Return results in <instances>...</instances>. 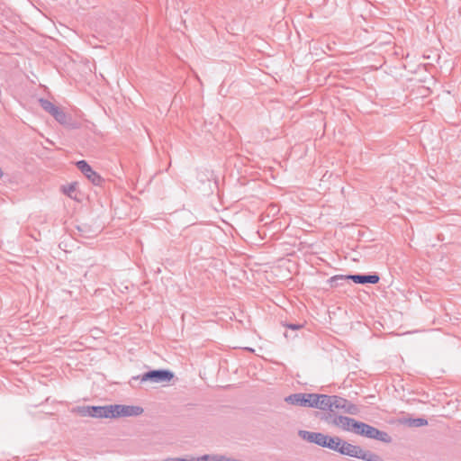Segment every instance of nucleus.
Listing matches in <instances>:
<instances>
[{"label":"nucleus","mask_w":461,"mask_h":461,"mask_svg":"<svg viewBox=\"0 0 461 461\" xmlns=\"http://www.w3.org/2000/svg\"><path fill=\"white\" fill-rule=\"evenodd\" d=\"M324 447L338 451L342 455H347L366 461H383L382 457L378 455L365 451L360 447L343 441L339 437L328 436Z\"/></svg>","instance_id":"obj_1"},{"label":"nucleus","mask_w":461,"mask_h":461,"mask_svg":"<svg viewBox=\"0 0 461 461\" xmlns=\"http://www.w3.org/2000/svg\"><path fill=\"white\" fill-rule=\"evenodd\" d=\"M307 406L318 408L321 410H329L335 411L344 410L345 411L353 413L354 406L350 405L345 399L338 396H329L325 394L309 393Z\"/></svg>","instance_id":"obj_2"},{"label":"nucleus","mask_w":461,"mask_h":461,"mask_svg":"<svg viewBox=\"0 0 461 461\" xmlns=\"http://www.w3.org/2000/svg\"><path fill=\"white\" fill-rule=\"evenodd\" d=\"M355 432L384 442H389L391 440V438L387 433L382 432L377 429L362 422H357Z\"/></svg>","instance_id":"obj_3"},{"label":"nucleus","mask_w":461,"mask_h":461,"mask_svg":"<svg viewBox=\"0 0 461 461\" xmlns=\"http://www.w3.org/2000/svg\"><path fill=\"white\" fill-rule=\"evenodd\" d=\"M113 418L139 416L143 413L140 406L134 405H113Z\"/></svg>","instance_id":"obj_4"},{"label":"nucleus","mask_w":461,"mask_h":461,"mask_svg":"<svg viewBox=\"0 0 461 461\" xmlns=\"http://www.w3.org/2000/svg\"><path fill=\"white\" fill-rule=\"evenodd\" d=\"M174 375L169 371L165 370H154L144 374L141 376L142 382L150 381L152 383H163L169 382L172 380Z\"/></svg>","instance_id":"obj_5"},{"label":"nucleus","mask_w":461,"mask_h":461,"mask_svg":"<svg viewBox=\"0 0 461 461\" xmlns=\"http://www.w3.org/2000/svg\"><path fill=\"white\" fill-rule=\"evenodd\" d=\"M77 167L94 185H99L102 184L103 178L86 161L80 160L77 162Z\"/></svg>","instance_id":"obj_6"},{"label":"nucleus","mask_w":461,"mask_h":461,"mask_svg":"<svg viewBox=\"0 0 461 461\" xmlns=\"http://www.w3.org/2000/svg\"><path fill=\"white\" fill-rule=\"evenodd\" d=\"M328 422L343 429V430H354L357 426V422L355 420L344 417V416H338L334 418H329L327 419Z\"/></svg>","instance_id":"obj_7"},{"label":"nucleus","mask_w":461,"mask_h":461,"mask_svg":"<svg viewBox=\"0 0 461 461\" xmlns=\"http://www.w3.org/2000/svg\"><path fill=\"white\" fill-rule=\"evenodd\" d=\"M41 104L42 108L53 115L57 121L60 122H65L67 121L66 114L50 101L41 100Z\"/></svg>","instance_id":"obj_8"},{"label":"nucleus","mask_w":461,"mask_h":461,"mask_svg":"<svg viewBox=\"0 0 461 461\" xmlns=\"http://www.w3.org/2000/svg\"><path fill=\"white\" fill-rule=\"evenodd\" d=\"M113 405L103 407H91L87 412L92 417L96 418H113Z\"/></svg>","instance_id":"obj_9"},{"label":"nucleus","mask_w":461,"mask_h":461,"mask_svg":"<svg viewBox=\"0 0 461 461\" xmlns=\"http://www.w3.org/2000/svg\"><path fill=\"white\" fill-rule=\"evenodd\" d=\"M301 435L303 438L310 442L315 443L319 446L324 447L328 436L322 433H314L308 431H302Z\"/></svg>","instance_id":"obj_10"},{"label":"nucleus","mask_w":461,"mask_h":461,"mask_svg":"<svg viewBox=\"0 0 461 461\" xmlns=\"http://www.w3.org/2000/svg\"><path fill=\"white\" fill-rule=\"evenodd\" d=\"M309 393H295L285 398V402L294 405L307 406Z\"/></svg>","instance_id":"obj_11"},{"label":"nucleus","mask_w":461,"mask_h":461,"mask_svg":"<svg viewBox=\"0 0 461 461\" xmlns=\"http://www.w3.org/2000/svg\"><path fill=\"white\" fill-rule=\"evenodd\" d=\"M77 188H78V183L77 182H72L69 184H67L61 187V191L74 200H78L77 197Z\"/></svg>","instance_id":"obj_12"},{"label":"nucleus","mask_w":461,"mask_h":461,"mask_svg":"<svg viewBox=\"0 0 461 461\" xmlns=\"http://www.w3.org/2000/svg\"><path fill=\"white\" fill-rule=\"evenodd\" d=\"M348 278H351L355 283L357 284H376L379 281V276L377 275H369V276H350Z\"/></svg>","instance_id":"obj_13"},{"label":"nucleus","mask_w":461,"mask_h":461,"mask_svg":"<svg viewBox=\"0 0 461 461\" xmlns=\"http://www.w3.org/2000/svg\"><path fill=\"white\" fill-rule=\"evenodd\" d=\"M411 425L417 426V427L424 426V425H427V420H423V419H416L411 421Z\"/></svg>","instance_id":"obj_14"},{"label":"nucleus","mask_w":461,"mask_h":461,"mask_svg":"<svg viewBox=\"0 0 461 461\" xmlns=\"http://www.w3.org/2000/svg\"><path fill=\"white\" fill-rule=\"evenodd\" d=\"M287 328H290L292 330H299L302 328L301 325H286Z\"/></svg>","instance_id":"obj_15"}]
</instances>
